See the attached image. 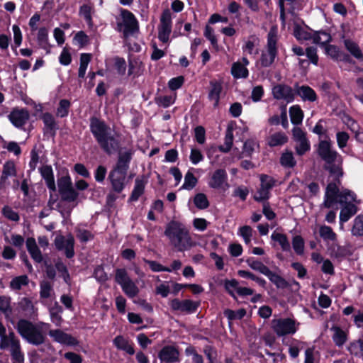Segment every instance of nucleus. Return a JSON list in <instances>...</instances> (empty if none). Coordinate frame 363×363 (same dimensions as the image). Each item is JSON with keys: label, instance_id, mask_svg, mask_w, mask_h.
I'll return each instance as SVG.
<instances>
[{"label": "nucleus", "instance_id": "obj_1", "mask_svg": "<svg viewBox=\"0 0 363 363\" xmlns=\"http://www.w3.org/2000/svg\"><path fill=\"white\" fill-rule=\"evenodd\" d=\"M319 157L325 162L324 168L329 172L323 206L330 208L336 201L340 178L343 176L342 157L333 149L329 140L320 141L317 150Z\"/></svg>", "mask_w": 363, "mask_h": 363}, {"label": "nucleus", "instance_id": "obj_2", "mask_svg": "<svg viewBox=\"0 0 363 363\" xmlns=\"http://www.w3.org/2000/svg\"><path fill=\"white\" fill-rule=\"evenodd\" d=\"M90 131L101 150L108 155L121 150L119 134L104 121L95 116L90 118Z\"/></svg>", "mask_w": 363, "mask_h": 363}, {"label": "nucleus", "instance_id": "obj_3", "mask_svg": "<svg viewBox=\"0 0 363 363\" xmlns=\"http://www.w3.org/2000/svg\"><path fill=\"white\" fill-rule=\"evenodd\" d=\"M164 235L168 238L170 245L178 252L189 250L196 245L188 228L178 221L172 220L167 225Z\"/></svg>", "mask_w": 363, "mask_h": 363}, {"label": "nucleus", "instance_id": "obj_4", "mask_svg": "<svg viewBox=\"0 0 363 363\" xmlns=\"http://www.w3.org/2000/svg\"><path fill=\"white\" fill-rule=\"evenodd\" d=\"M43 322L34 323L26 319H20L16 324V329L21 337L28 343L38 346L45 343L46 333Z\"/></svg>", "mask_w": 363, "mask_h": 363}, {"label": "nucleus", "instance_id": "obj_5", "mask_svg": "<svg viewBox=\"0 0 363 363\" xmlns=\"http://www.w3.org/2000/svg\"><path fill=\"white\" fill-rule=\"evenodd\" d=\"M0 349H9L13 363H24V354L21 350V342L13 330L6 333V329L0 322Z\"/></svg>", "mask_w": 363, "mask_h": 363}, {"label": "nucleus", "instance_id": "obj_6", "mask_svg": "<svg viewBox=\"0 0 363 363\" xmlns=\"http://www.w3.org/2000/svg\"><path fill=\"white\" fill-rule=\"evenodd\" d=\"M354 201L355 195L351 191L344 190L340 194L339 191L337 192L336 201L333 204L337 201L341 204L345 203L340 213V221L341 223L348 221L357 213V208L352 203V201Z\"/></svg>", "mask_w": 363, "mask_h": 363}, {"label": "nucleus", "instance_id": "obj_7", "mask_svg": "<svg viewBox=\"0 0 363 363\" xmlns=\"http://www.w3.org/2000/svg\"><path fill=\"white\" fill-rule=\"evenodd\" d=\"M277 28L274 26L267 34V52H262L260 57V64L262 67H269L274 62L277 55Z\"/></svg>", "mask_w": 363, "mask_h": 363}, {"label": "nucleus", "instance_id": "obj_8", "mask_svg": "<svg viewBox=\"0 0 363 363\" xmlns=\"http://www.w3.org/2000/svg\"><path fill=\"white\" fill-rule=\"evenodd\" d=\"M121 16L122 21L117 23V30L123 33L125 38H128L138 31V22L135 16L128 10L123 11Z\"/></svg>", "mask_w": 363, "mask_h": 363}, {"label": "nucleus", "instance_id": "obj_9", "mask_svg": "<svg viewBox=\"0 0 363 363\" xmlns=\"http://www.w3.org/2000/svg\"><path fill=\"white\" fill-rule=\"evenodd\" d=\"M115 281L121 286L123 291L129 298H134L138 294V287L130 278L125 269L116 270Z\"/></svg>", "mask_w": 363, "mask_h": 363}, {"label": "nucleus", "instance_id": "obj_10", "mask_svg": "<svg viewBox=\"0 0 363 363\" xmlns=\"http://www.w3.org/2000/svg\"><path fill=\"white\" fill-rule=\"evenodd\" d=\"M57 185L62 200L67 202H74L77 200L79 193L73 188L69 176H64L58 179Z\"/></svg>", "mask_w": 363, "mask_h": 363}, {"label": "nucleus", "instance_id": "obj_11", "mask_svg": "<svg viewBox=\"0 0 363 363\" xmlns=\"http://www.w3.org/2000/svg\"><path fill=\"white\" fill-rule=\"evenodd\" d=\"M272 328L279 337L294 334L297 330L296 321L289 318L272 320Z\"/></svg>", "mask_w": 363, "mask_h": 363}, {"label": "nucleus", "instance_id": "obj_12", "mask_svg": "<svg viewBox=\"0 0 363 363\" xmlns=\"http://www.w3.org/2000/svg\"><path fill=\"white\" fill-rule=\"evenodd\" d=\"M259 179L260 187L254 196V199L255 201H262L269 198L270 190L275 186L277 180L267 174H261Z\"/></svg>", "mask_w": 363, "mask_h": 363}, {"label": "nucleus", "instance_id": "obj_13", "mask_svg": "<svg viewBox=\"0 0 363 363\" xmlns=\"http://www.w3.org/2000/svg\"><path fill=\"white\" fill-rule=\"evenodd\" d=\"M172 32V15L169 9L164 10L160 18V24L158 28V38L162 43L169 40Z\"/></svg>", "mask_w": 363, "mask_h": 363}, {"label": "nucleus", "instance_id": "obj_14", "mask_svg": "<svg viewBox=\"0 0 363 363\" xmlns=\"http://www.w3.org/2000/svg\"><path fill=\"white\" fill-rule=\"evenodd\" d=\"M293 138L294 141L296 143L295 145V150L298 155H303L308 152L310 148V143L306 138V134L300 128H294Z\"/></svg>", "mask_w": 363, "mask_h": 363}, {"label": "nucleus", "instance_id": "obj_15", "mask_svg": "<svg viewBox=\"0 0 363 363\" xmlns=\"http://www.w3.org/2000/svg\"><path fill=\"white\" fill-rule=\"evenodd\" d=\"M169 306L174 311L194 313L197 311L199 306V303L189 299L179 300L178 298H174L169 301Z\"/></svg>", "mask_w": 363, "mask_h": 363}, {"label": "nucleus", "instance_id": "obj_16", "mask_svg": "<svg viewBox=\"0 0 363 363\" xmlns=\"http://www.w3.org/2000/svg\"><path fill=\"white\" fill-rule=\"evenodd\" d=\"M55 245L58 250H65L67 258H72L74 255V239L72 235L67 237L57 235L55 239Z\"/></svg>", "mask_w": 363, "mask_h": 363}, {"label": "nucleus", "instance_id": "obj_17", "mask_svg": "<svg viewBox=\"0 0 363 363\" xmlns=\"http://www.w3.org/2000/svg\"><path fill=\"white\" fill-rule=\"evenodd\" d=\"M272 94L277 100H284L287 103L292 102L295 98L294 87L286 84H277L272 89Z\"/></svg>", "mask_w": 363, "mask_h": 363}, {"label": "nucleus", "instance_id": "obj_18", "mask_svg": "<svg viewBox=\"0 0 363 363\" xmlns=\"http://www.w3.org/2000/svg\"><path fill=\"white\" fill-rule=\"evenodd\" d=\"M8 118L16 128H21L28 121L30 113L26 108H14L8 116Z\"/></svg>", "mask_w": 363, "mask_h": 363}, {"label": "nucleus", "instance_id": "obj_19", "mask_svg": "<svg viewBox=\"0 0 363 363\" xmlns=\"http://www.w3.org/2000/svg\"><path fill=\"white\" fill-rule=\"evenodd\" d=\"M118 153L117 162L112 171L127 174L133 152L132 150H126L123 152L119 150Z\"/></svg>", "mask_w": 363, "mask_h": 363}, {"label": "nucleus", "instance_id": "obj_20", "mask_svg": "<svg viewBox=\"0 0 363 363\" xmlns=\"http://www.w3.org/2000/svg\"><path fill=\"white\" fill-rule=\"evenodd\" d=\"M179 352L174 346H164L159 352L158 357L162 362L174 363L179 362Z\"/></svg>", "mask_w": 363, "mask_h": 363}, {"label": "nucleus", "instance_id": "obj_21", "mask_svg": "<svg viewBox=\"0 0 363 363\" xmlns=\"http://www.w3.org/2000/svg\"><path fill=\"white\" fill-rule=\"evenodd\" d=\"M228 174L223 169L216 170L211 175L208 186L213 189H220L227 184Z\"/></svg>", "mask_w": 363, "mask_h": 363}, {"label": "nucleus", "instance_id": "obj_22", "mask_svg": "<svg viewBox=\"0 0 363 363\" xmlns=\"http://www.w3.org/2000/svg\"><path fill=\"white\" fill-rule=\"evenodd\" d=\"M295 95L301 98L304 101L313 102L317 99V95L315 91L307 85L299 86L298 84L294 85Z\"/></svg>", "mask_w": 363, "mask_h": 363}, {"label": "nucleus", "instance_id": "obj_23", "mask_svg": "<svg viewBox=\"0 0 363 363\" xmlns=\"http://www.w3.org/2000/svg\"><path fill=\"white\" fill-rule=\"evenodd\" d=\"M125 174L119 173L116 171L109 172L108 179L110 181L112 189L117 193H121L125 187Z\"/></svg>", "mask_w": 363, "mask_h": 363}, {"label": "nucleus", "instance_id": "obj_24", "mask_svg": "<svg viewBox=\"0 0 363 363\" xmlns=\"http://www.w3.org/2000/svg\"><path fill=\"white\" fill-rule=\"evenodd\" d=\"M41 119L45 125L44 133L55 137L59 126L54 116L51 113L46 112L42 115Z\"/></svg>", "mask_w": 363, "mask_h": 363}, {"label": "nucleus", "instance_id": "obj_25", "mask_svg": "<svg viewBox=\"0 0 363 363\" xmlns=\"http://www.w3.org/2000/svg\"><path fill=\"white\" fill-rule=\"evenodd\" d=\"M49 335L52 337L55 341L61 344L67 345H75L77 344L76 338L60 330H51L49 332Z\"/></svg>", "mask_w": 363, "mask_h": 363}, {"label": "nucleus", "instance_id": "obj_26", "mask_svg": "<svg viewBox=\"0 0 363 363\" xmlns=\"http://www.w3.org/2000/svg\"><path fill=\"white\" fill-rule=\"evenodd\" d=\"M147 179H145L144 176H142L141 177H137L135 180L134 188L131 192L128 201H138L140 196L144 194Z\"/></svg>", "mask_w": 363, "mask_h": 363}, {"label": "nucleus", "instance_id": "obj_27", "mask_svg": "<svg viewBox=\"0 0 363 363\" xmlns=\"http://www.w3.org/2000/svg\"><path fill=\"white\" fill-rule=\"evenodd\" d=\"M223 87L220 82L213 80L210 82V89L208 98L210 101H213V106L217 107L219 104L220 95Z\"/></svg>", "mask_w": 363, "mask_h": 363}, {"label": "nucleus", "instance_id": "obj_28", "mask_svg": "<svg viewBox=\"0 0 363 363\" xmlns=\"http://www.w3.org/2000/svg\"><path fill=\"white\" fill-rule=\"evenodd\" d=\"M40 172L42 177L45 179L48 188L52 191H55L56 186L52 167L49 165L43 166L40 169Z\"/></svg>", "mask_w": 363, "mask_h": 363}, {"label": "nucleus", "instance_id": "obj_29", "mask_svg": "<svg viewBox=\"0 0 363 363\" xmlns=\"http://www.w3.org/2000/svg\"><path fill=\"white\" fill-rule=\"evenodd\" d=\"M26 247L32 259L37 263L43 261V255L39 250L35 240L33 238H28L26 240Z\"/></svg>", "mask_w": 363, "mask_h": 363}, {"label": "nucleus", "instance_id": "obj_30", "mask_svg": "<svg viewBox=\"0 0 363 363\" xmlns=\"http://www.w3.org/2000/svg\"><path fill=\"white\" fill-rule=\"evenodd\" d=\"M16 174L14 162L10 160L6 162L3 166L2 174L0 177V188L4 187L8 178L15 176Z\"/></svg>", "mask_w": 363, "mask_h": 363}, {"label": "nucleus", "instance_id": "obj_31", "mask_svg": "<svg viewBox=\"0 0 363 363\" xmlns=\"http://www.w3.org/2000/svg\"><path fill=\"white\" fill-rule=\"evenodd\" d=\"M330 330L333 332L332 339L335 345L341 347L347 341V334L342 328L338 326H333Z\"/></svg>", "mask_w": 363, "mask_h": 363}, {"label": "nucleus", "instance_id": "obj_32", "mask_svg": "<svg viewBox=\"0 0 363 363\" xmlns=\"http://www.w3.org/2000/svg\"><path fill=\"white\" fill-rule=\"evenodd\" d=\"M113 344L118 349L125 351L128 354L133 355L135 350L128 341L121 335L116 336L113 340Z\"/></svg>", "mask_w": 363, "mask_h": 363}, {"label": "nucleus", "instance_id": "obj_33", "mask_svg": "<svg viewBox=\"0 0 363 363\" xmlns=\"http://www.w3.org/2000/svg\"><path fill=\"white\" fill-rule=\"evenodd\" d=\"M288 141V137L284 133L278 132L271 135L267 140V143L270 147H276L283 145Z\"/></svg>", "mask_w": 363, "mask_h": 363}, {"label": "nucleus", "instance_id": "obj_34", "mask_svg": "<svg viewBox=\"0 0 363 363\" xmlns=\"http://www.w3.org/2000/svg\"><path fill=\"white\" fill-rule=\"evenodd\" d=\"M344 44L351 55L357 60L363 61V53L357 43L350 40H345Z\"/></svg>", "mask_w": 363, "mask_h": 363}, {"label": "nucleus", "instance_id": "obj_35", "mask_svg": "<svg viewBox=\"0 0 363 363\" xmlns=\"http://www.w3.org/2000/svg\"><path fill=\"white\" fill-rule=\"evenodd\" d=\"M231 74L236 79L247 78L248 76V70L244 65L240 62H234L232 65Z\"/></svg>", "mask_w": 363, "mask_h": 363}, {"label": "nucleus", "instance_id": "obj_36", "mask_svg": "<svg viewBox=\"0 0 363 363\" xmlns=\"http://www.w3.org/2000/svg\"><path fill=\"white\" fill-rule=\"evenodd\" d=\"M289 115L291 121L294 125H298L302 123L303 118V112L298 105L292 106L289 108Z\"/></svg>", "mask_w": 363, "mask_h": 363}, {"label": "nucleus", "instance_id": "obj_37", "mask_svg": "<svg viewBox=\"0 0 363 363\" xmlns=\"http://www.w3.org/2000/svg\"><path fill=\"white\" fill-rule=\"evenodd\" d=\"M280 164L285 168H293L296 164V161L291 151L286 150L280 157Z\"/></svg>", "mask_w": 363, "mask_h": 363}, {"label": "nucleus", "instance_id": "obj_38", "mask_svg": "<svg viewBox=\"0 0 363 363\" xmlns=\"http://www.w3.org/2000/svg\"><path fill=\"white\" fill-rule=\"evenodd\" d=\"M272 240L279 242L282 250L289 251L291 249L290 243L286 235L274 232L271 235Z\"/></svg>", "mask_w": 363, "mask_h": 363}, {"label": "nucleus", "instance_id": "obj_39", "mask_svg": "<svg viewBox=\"0 0 363 363\" xmlns=\"http://www.w3.org/2000/svg\"><path fill=\"white\" fill-rule=\"evenodd\" d=\"M0 311L4 314L6 318H9L12 314L11 306V298L5 296H0Z\"/></svg>", "mask_w": 363, "mask_h": 363}, {"label": "nucleus", "instance_id": "obj_40", "mask_svg": "<svg viewBox=\"0 0 363 363\" xmlns=\"http://www.w3.org/2000/svg\"><path fill=\"white\" fill-rule=\"evenodd\" d=\"M265 276H267L269 279L276 285L277 288L283 289L287 286V282L286 280L279 274L271 271L269 269L268 272L265 274Z\"/></svg>", "mask_w": 363, "mask_h": 363}, {"label": "nucleus", "instance_id": "obj_41", "mask_svg": "<svg viewBox=\"0 0 363 363\" xmlns=\"http://www.w3.org/2000/svg\"><path fill=\"white\" fill-rule=\"evenodd\" d=\"M91 55L88 53H82L80 56V65L78 72V76L84 78L86 74L88 65L91 61Z\"/></svg>", "mask_w": 363, "mask_h": 363}, {"label": "nucleus", "instance_id": "obj_42", "mask_svg": "<svg viewBox=\"0 0 363 363\" xmlns=\"http://www.w3.org/2000/svg\"><path fill=\"white\" fill-rule=\"evenodd\" d=\"M248 266L252 269L265 275L268 272L269 267L264 265L262 262L255 260L254 258H249L246 260Z\"/></svg>", "mask_w": 363, "mask_h": 363}, {"label": "nucleus", "instance_id": "obj_43", "mask_svg": "<svg viewBox=\"0 0 363 363\" xmlns=\"http://www.w3.org/2000/svg\"><path fill=\"white\" fill-rule=\"evenodd\" d=\"M330 250L331 255L338 259H342L351 255L350 250L344 246L333 245Z\"/></svg>", "mask_w": 363, "mask_h": 363}, {"label": "nucleus", "instance_id": "obj_44", "mask_svg": "<svg viewBox=\"0 0 363 363\" xmlns=\"http://www.w3.org/2000/svg\"><path fill=\"white\" fill-rule=\"evenodd\" d=\"M62 308L57 303H56L55 306L52 307L50 310L51 320L56 325H60L62 322Z\"/></svg>", "mask_w": 363, "mask_h": 363}, {"label": "nucleus", "instance_id": "obj_45", "mask_svg": "<svg viewBox=\"0 0 363 363\" xmlns=\"http://www.w3.org/2000/svg\"><path fill=\"white\" fill-rule=\"evenodd\" d=\"M320 236L325 240H332L334 241L336 240L337 235L333 232L331 227L328 225H322L319 229Z\"/></svg>", "mask_w": 363, "mask_h": 363}, {"label": "nucleus", "instance_id": "obj_46", "mask_svg": "<svg viewBox=\"0 0 363 363\" xmlns=\"http://www.w3.org/2000/svg\"><path fill=\"white\" fill-rule=\"evenodd\" d=\"M351 232L354 236H363V215H359L354 218Z\"/></svg>", "mask_w": 363, "mask_h": 363}, {"label": "nucleus", "instance_id": "obj_47", "mask_svg": "<svg viewBox=\"0 0 363 363\" xmlns=\"http://www.w3.org/2000/svg\"><path fill=\"white\" fill-rule=\"evenodd\" d=\"M313 42L315 44H325L330 41L331 36L324 31L315 32L312 35Z\"/></svg>", "mask_w": 363, "mask_h": 363}, {"label": "nucleus", "instance_id": "obj_48", "mask_svg": "<svg viewBox=\"0 0 363 363\" xmlns=\"http://www.w3.org/2000/svg\"><path fill=\"white\" fill-rule=\"evenodd\" d=\"M198 180L192 172L188 171L184 176V182L182 186V189L191 190L197 184Z\"/></svg>", "mask_w": 363, "mask_h": 363}, {"label": "nucleus", "instance_id": "obj_49", "mask_svg": "<svg viewBox=\"0 0 363 363\" xmlns=\"http://www.w3.org/2000/svg\"><path fill=\"white\" fill-rule=\"evenodd\" d=\"M93 10L94 7L91 4H84L79 8V15L82 16L89 25L92 23L91 13Z\"/></svg>", "mask_w": 363, "mask_h": 363}, {"label": "nucleus", "instance_id": "obj_50", "mask_svg": "<svg viewBox=\"0 0 363 363\" xmlns=\"http://www.w3.org/2000/svg\"><path fill=\"white\" fill-rule=\"evenodd\" d=\"M28 284V277L26 275H22L13 278L10 282V286L14 290H19L23 286Z\"/></svg>", "mask_w": 363, "mask_h": 363}, {"label": "nucleus", "instance_id": "obj_51", "mask_svg": "<svg viewBox=\"0 0 363 363\" xmlns=\"http://www.w3.org/2000/svg\"><path fill=\"white\" fill-rule=\"evenodd\" d=\"M70 105L71 104L69 101L67 99L60 100L59 103V106L57 108V116L60 118L66 117L69 113Z\"/></svg>", "mask_w": 363, "mask_h": 363}, {"label": "nucleus", "instance_id": "obj_52", "mask_svg": "<svg viewBox=\"0 0 363 363\" xmlns=\"http://www.w3.org/2000/svg\"><path fill=\"white\" fill-rule=\"evenodd\" d=\"M40 296L42 298H48L53 291L52 284L48 281H43L40 284Z\"/></svg>", "mask_w": 363, "mask_h": 363}, {"label": "nucleus", "instance_id": "obj_53", "mask_svg": "<svg viewBox=\"0 0 363 363\" xmlns=\"http://www.w3.org/2000/svg\"><path fill=\"white\" fill-rule=\"evenodd\" d=\"M195 206L199 209L207 208L209 206V202L206 196L203 193L197 194L194 199Z\"/></svg>", "mask_w": 363, "mask_h": 363}, {"label": "nucleus", "instance_id": "obj_54", "mask_svg": "<svg viewBox=\"0 0 363 363\" xmlns=\"http://www.w3.org/2000/svg\"><path fill=\"white\" fill-rule=\"evenodd\" d=\"M233 142V131L228 128L226 131L225 136V142H224L225 147L220 145L219 147L220 150L223 152H228L232 147Z\"/></svg>", "mask_w": 363, "mask_h": 363}, {"label": "nucleus", "instance_id": "obj_55", "mask_svg": "<svg viewBox=\"0 0 363 363\" xmlns=\"http://www.w3.org/2000/svg\"><path fill=\"white\" fill-rule=\"evenodd\" d=\"M246 314V311L243 308L238 311H233L226 309L224 311V315L230 320L235 319H242Z\"/></svg>", "mask_w": 363, "mask_h": 363}, {"label": "nucleus", "instance_id": "obj_56", "mask_svg": "<svg viewBox=\"0 0 363 363\" xmlns=\"http://www.w3.org/2000/svg\"><path fill=\"white\" fill-rule=\"evenodd\" d=\"M292 245L297 255H302L304 251V241L300 235H296L293 238Z\"/></svg>", "mask_w": 363, "mask_h": 363}, {"label": "nucleus", "instance_id": "obj_57", "mask_svg": "<svg viewBox=\"0 0 363 363\" xmlns=\"http://www.w3.org/2000/svg\"><path fill=\"white\" fill-rule=\"evenodd\" d=\"M224 286L228 294L235 298L236 297L233 291L235 290L238 292V289L240 287L239 282L236 279L225 280Z\"/></svg>", "mask_w": 363, "mask_h": 363}, {"label": "nucleus", "instance_id": "obj_58", "mask_svg": "<svg viewBox=\"0 0 363 363\" xmlns=\"http://www.w3.org/2000/svg\"><path fill=\"white\" fill-rule=\"evenodd\" d=\"M156 104L163 108H167L174 102V98L172 96H159L155 98Z\"/></svg>", "mask_w": 363, "mask_h": 363}, {"label": "nucleus", "instance_id": "obj_59", "mask_svg": "<svg viewBox=\"0 0 363 363\" xmlns=\"http://www.w3.org/2000/svg\"><path fill=\"white\" fill-rule=\"evenodd\" d=\"M144 262L149 265L150 268L153 272H172V269H169V267H164L161 264H160L159 262H157L156 261L148 260V259H145Z\"/></svg>", "mask_w": 363, "mask_h": 363}, {"label": "nucleus", "instance_id": "obj_60", "mask_svg": "<svg viewBox=\"0 0 363 363\" xmlns=\"http://www.w3.org/2000/svg\"><path fill=\"white\" fill-rule=\"evenodd\" d=\"M2 213L9 220L12 221H18L20 217L16 211H14L11 207L6 206L2 209Z\"/></svg>", "mask_w": 363, "mask_h": 363}, {"label": "nucleus", "instance_id": "obj_61", "mask_svg": "<svg viewBox=\"0 0 363 363\" xmlns=\"http://www.w3.org/2000/svg\"><path fill=\"white\" fill-rule=\"evenodd\" d=\"M240 235L243 238L246 244L251 242V237L252 235V229L249 225H245L240 228Z\"/></svg>", "mask_w": 363, "mask_h": 363}, {"label": "nucleus", "instance_id": "obj_62", "mask_svg": "<svg viewBox=\"0 0 363 363\" xmlns=\"http://www.w3.org/2000/svg\"><path fill=\"white\" fill-rule=\"evenodd\" d=\"M327 55L330 56L333 59L338 60L342 57V52L339 49L333 45H327L325 48Z\"/></svg>", "mask_w": 363, "mask_h": 363}, {"label": "nucleus", "instance_id": "obj_63", "mask_svg": "<svg viewBox=\"0 0 363 363\" xmlns=\"http://www.w3.org/2000/svg\"><path fill=\"white\" fill-rule=\"evenodd\" d=\"M306 55L310 62L314 65H317L318 62V56L317 55V48L315 47H308L306 50Z\"/></svg>", "mask_w": 363, "mask_h": 363}, {"label": "nucleus", "instance_id": "obj_64", "mask_svg": "<svg viewBox=\"0 0 363 363\" xmlns=\"http://www.w3.org/2000/svg\"><path fill=\"white\" fill-rule=\"evenodd\" d=\"M94 276L100 282H104L108 279V276L101 265H98L94 269Z\"/></svg>", "mask_w": 363, "mask_h": 363}]
</instances>
